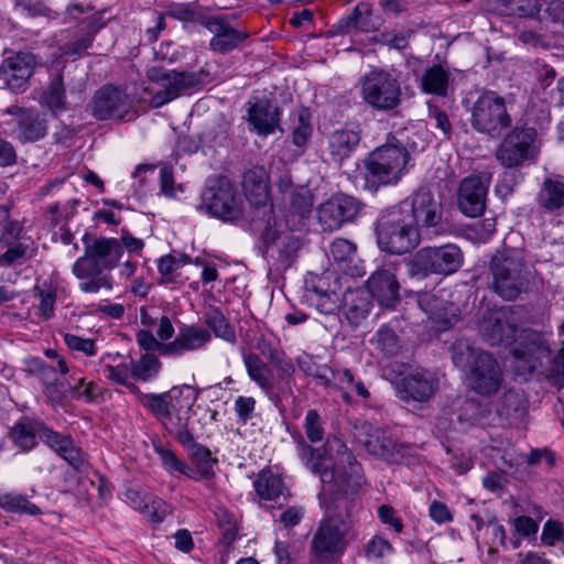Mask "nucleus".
<instances>
[{
  "instance_id": "1",
  "label": "nucleus",
  "mask_w": 564,
  "mask_h": 564,
  "mask_svg": "<svg viewBox=\"0 0 564 564\" xmlns=\"http://www.w3.org/2000/svg\"><path fill=\"white\" fill-rule=\"evenodd\" d=\"M301 458L318 474L329 494L325 517L319 521L311 541V552L318 562L330 563L346 552L356 538L354 517L362 484L361 466L346 444L328 437L322 448H313L303 438L299 442Z\"/></svg>"
},
{
  "instance_id": "2",
  "label": "nucleus",
  "mask_w": 564,
  "mask_h": 564,
  "mask_svg": "<svg viewBox=\"0 0 564 564\" xmlns=\"http://www.w3.org/2000/svg\"><path fill=\"white\" fill-rule=\"evenodd\" d=\"M85 252L73 264L74 275L80 280L79 290L85 293H98L101 289L110 291L113 286L109 272L116 268L123 254V247L116 238L90 239L84 237Z\"/></svg>"
},
{
  "instance_id": "3",
  "label": "nucleus",
  "mask_w": 564,
  "mask_h": 564,
  "mask_svg": "<svg viewBox=\"0 0 564 564\" xmlns=\"http://www.w3.org/2000/svg\"><path fill=\"white\" fill-rule=\"evenodd\" d=\"M411 156L402 142L394 137L377 147L365 160L366 188L377 192L380 186L394 185L406 173Z\"/></svg>"
},
{
  "instance_id": "4",
  "label": "nucleus",
  "mask_w": 564,
  "mask_h": 564,
  "mask_svg": "<svg viewBox=\"0 0 564 564\" xmlns=\"http://www.w3.org/2000/svg\"><path fill=\"white\" fill-rule=\"evenodd\" d=\"M490 289L501 299L513 301L529 284V270L523 251L517 248L497 250L489 261Z\"/></svg>"
},
{
  "instance_id": "5",
  "label": "nucleus",
  "mask_w": 564,
  "mask_h": 564,
  "mask_svg": "<svg viewBox=\"0 0 564 564\" xmlns=\"http://www.w3.org/2000/svg\"><path fill=\"white\" fill-rule=\"evenodd\" d=\"M512 99L497 91H482L470 108V124L474 130L491 139H500L513 124Z\"/></svg>"
},
{
  "instance_id": "6",
  "label": "nucleus",
  "mask_w": 564,
  "mask_h": 564,
  "mask_svg": "<svg viewBox=\"0 0 564 564\" xmlns=\"http://www.w3.org/2000/svg\"><path fill=\"white\" fill-rule=\"evenodd\" d=\"M376 236L379 248L391 254H404L420 243L417 226L398 205L386 209L377 219Z\"/></svg>"
},
{
  "instance_id": "7",
  "label": "nucleus",
  "mask_w": 564,
  "mask_h": 564,
  "mask_svg": "<svg viewBox=\"0 0 564 564\" xmlns=\"http://www.w3.org/2000/svg\"><path fill=\"white\" fill-rule=\"evenodd\" d=\"M364 101L377 111L398 113L402 102L401 84L397 76L373 67L360 79Z\"/></svg>"
},
{
  "instance_id": "8",
  "label": "nucleus",
  "mask_w": 564,
  "mask_h": 564,
  "mask_svg": "<svg viewBox=\"0 0 564 564\" xmlns=\"http://www.w3.org/2000/svg\"><path fill=\"white\" fill-rule=\"evenodd\" d=\"M496 149V160L507 169L534 163L540 153L536 129L527 124L516 126L503 133Z\"/></svg>"
},
{
  "instance_id": "9",
  "label": "nucleus",
  "mask_w": 564,
  "mask_h": 564,
  "mask_svg": "<svg viewBox=\"0 0 564 564\" xmlns=\"http://www.w3.org/2000/svg\"><path fill=\"white\" fill-rule=\"evenodd\" d=\"M200 208L224 221H235L242 215V197L227 177H213L202 193Z\"/></svg>"
},
{
  "instance_id": "10",
  "label": "nucleus",
  "mask_w": 564,
  "mask_h": 564,
  "mask_svg": "<svg viewBox=\"0 0 564 564\" xmlns=\"http://www.w3.org/2000/svg\"><path fill=\"white\" fill-rule=\"evenodd\" d=\"M464 256L460 248L454 243L420 249L409 263L412 276L429 274L448 275L459 270Z\"/></svg>"
},
{
  "instance_id": "11",
  "label": "nucleus",
  "mask_w": 564,
  "mask_h": 564,
  "mask_svg": "<svg viewBox=\"0 0 564 564\" xmlns=\"http://www.w3.org/2000/svg\"><path fill=\"white\" fill-rule=\"evenodd\" d=\"M398 206L402 207L404 214L410 215L411 223L419 230L421 228L437 235L443 228L442 200L426 187H420Z\"/></svg>"
},
{
  "instance_id": "12",
  "label": "nucleus",
  "mask_w": 564,
  "mask_h": 564,
  "mask_svg": "<svg viewBox=\"0 0 564 564\" xmlns=\"http://www.w3.org/2000/svg\"><path fill=\"white\" fill-rule=\"evenodd\" d=\"M514 369L518 375L527 376L549 365L552 360L551 349L543 335L527 332L513 348Z\"/></svg>"
},
{
  "instance_id": "13",
  "label": "nucleus",
  "mask_w": 564,
  "mask_h": 564,
  "mask_svg": "<svg viewBox=\"0 0 564 564\" xmlns=\"http://www.w3.org/2000/svg\"><path fill=\"white\" fill-rule=\"evenodd\" d=\"M503 381V371L498 360L487 351L478 352L467 373L468 387L481 397L496 394Z\"/></svg>"
},
{
  "instance_id": "14",
  "label": "nucleus",
  "mask_w": 564,
  "mask_h": 564,
  "mask_svg": "<svg viewBox=\"0 0 564 564\" xmlns=\"http://www.w3.org/2000/svg\"><path fill=\"white\" fill-rule=\"evenodd\" d=\"M89 108L91 115L98 120L130 121L134 117L132 102L128 95L120 88L110 85L96 91Z\"/></svg>"
},
{
  "instance_id": "15",
  "label": "nucleus",
  "mask_w": 564,
  "mask_h": 564,
  "mask_svg": "<svg viewBox=\"0 0 564 564\" xmlns=\"http://www.w3.org/2000/svg\"><path fill=\"white\" fill-rule=\"evenodd\" d=\"M150 78L160 83L162 87L152 97V104L155 107L170 102L182 93L202 83L200 73L165 70L155 67L150 70Z\"/></svg>"
},
{
  "instance_id": "16",
  "label": "nucleus",
  "mask_w": 564,
  "mask_h": 564,
  "mask_svg": "<svg viewBox=\"0 0 564 564\" xmlns=\"http://www.w3.org/2000/svg\"><path fill=\"white\" fill-rule=\"evenodd\" d=\"M490 175L471 174L464 177L457 191V208L467 217L475 218L484 214L487 204Z\"/></svg>"
},
{
  "instance_id": "17",
  "label": "nucleus",
  "mask_w": 564,
  "mask_h": 564,
  "mask_svg": "<svg viewBox=\"0 0 564 564\" xmlns=\"http://www.w3.org/2000/svg\"><path fill=\"white\" fill-rule=\"evenodd\" d=\"M262 240L263 257L279 271L289 269L295 262L302 247L297 237L270 228L263 232Z\"/></svg>"
},
{
  "instance_id": "18",
  "label": "nucleus",
  "mask_w": 564,
  "mask_h": 564,
  "mask_svg": "<svg viewBox=\"0 0 564 564\" xmlns=\"http://www.w3.org/2000/svg\"><path fill=\"white\" fill-rule=\"evenodd\" d=\"M358 199L346 194L330 197L317 207V219L323 231H335L344 224L352 221L360 212Z\"/></svg>"
},
{
  "instance_id": "19",
  "label": "nucleus",
  "mask_w": 564,
  "mask_h": 564,
  "mask_svg": "<svg viewBox=\"0 0 564 564\" xmlns=\"http://www.w3.org/2000/svg\"><path fill=\"white\" fill-rule=\"evenodd\" d=\"M37 66L36 56L31 52H17L6 57L0 65V83L19 94L30 86V78Z\"/></svg>"
},
{
  "instance_id": "20",
  "label": "nucleus",
  "mask_w": 564,
  "mask_h": 564,
  "mask_svg": "<svg viewBox=\"0 0 564 564\" xmlns=\"http://www.w3.org/2000/svg\"><path fill=\"white\" fill-rule=\"evenodd\" d=\"M13 118L11 135L21 143L36 142L47 133V121L43 113L33 108L11 106L6 110Z\"/></svg>"
},
{
  "instance_id": "21",
  "label": "nucleus",
  "mask_w": 564,
  "mask_h": 564,
  "mask_svg": "<svg viewBox=\"0 0 564 564\" xmlns=\"http://www.w3.org/2000/svg\"><path fill=\"white\" fill-rule=\"evenodd\" d=\"M361 433L364 438L360 434L359 442L369 454L389 463H399L404 457L405 446L397 443L384 431L365 423L361 426Z\"/></svg>"
},
{
  "instance_id": "22",
  "label": "nucleus",
  "mask_w": 564,
  "mask_h": 564,
  "mask_svg": "<svg viewBox=\"0 0 564 564\" xmlns=\"http://www.w3.org/2000/svg\"><path fill=\"white\" fill-rule=\"evenodd\" d=\"M480 336L489 345H510L516 340L517 327L503 311L487 312L478 324Z\"/></svg>"
},
{
  "instance_id": "23",
  "label": "nucleus",
  "mask_w": 564,
  "mask_h": 564,
  "mask_svg": "<svg viewBox=\"0 0 564 564\" xmlns=\"http://www.w3.org/2000/svg\"><path fill=\"white\" fill-rule=\"evenodd\" d=\"M202 23L214 34L209 48L219 54L231 52L249 37L246 31L232 28L223 17H209Z\"/></svg>"
},
{
  "instance_id": "24",
  "label": "nucleus",
  "mask_w": 564,
  "mask_h": 564,
  "mask_svg": "<svg viewBox=\"0 0 564 564\" xmlns=\"http://www.w3.org/2000/svg\"><path fill=\"white\" fill-rule=\"evenodd\" d=\"M368 294L382 307L392 308L400 301V284L390 269H378L367 280Z\"/></svg>"
},
{
  "instance_id": "25",
  "label": "nucleus",
  "mask_w": 564,
  "mask_h": 564,
  "mask_svg": "<svg viewBox=\"0 0 564 564\" xmlns=\"http://www.w3.org/2000/svg\"><path fill=\"white\" fill-rule=\"evenodd\" d=\"M437 379L427 370H415L402 378L399 393L403 400L429 401L436 392Z\"/></svg>"
},
{
  "instance_id": "26",
  "label": "nucleus",
  "mask_w": 564,
  "mask_h": 564,
  "mask_svg": "<svg viewBox=\"0 0 564 564\" xmlns=\"http://www.w3.org/2000/svg\"><path fill=\"white\" fill-rule=\"evenodd\" d=\"M248 122L260 137H267L280 129V108L268 99L248 104Z\"/></svg>"
},
{
  "instance_id": "27",
  "label": "nucleus",
  "mask_w": 564,
  "mask_h": 564,
  "mask_svg": "<svg viewBox=\"0 0 564 564\" xmlns=\"http://www.w3.org/2000/svg\"><path fill=\"white\" fill-rule=\"evenodd\" d=\"M361 129L359 126L345 127L332 132L327 140V151L334 163L341 164L350 158L359 145Z\"/></svg>"
},
{
  "instance_id": "28",
  "label": "nucleus",
  "mask_w": 564,
  "mask_h": 564,
  "mask_svg": "<svg viewBox=\"0 0 564 564\" xmlns=\"http://www.w3.org/2000/svg\"><path fill=\"white\" fill-rule=\"evenodd\" d=\"M210 340V333L207 329L196 326H184L178 330L177 336L163 347L170 356H182L186 351L202 348Z\"/></svg>"
},
{
  "instance_id": "29",
  "label": "nucleus",
  "mask_w": 564,
  "mask_h": 564,
  "mask_svg": "<svg viewBox=\"0 0 564 564\" xmlns=\"http://www.w3.org/2000/svg\"><path fill=\"white\" fill-rule=\"evenodd\" d=\"M372 302L366 290H349L343 297V314L351 326H358L370 313Z\"/></svg>"
},
{
  "instance_id": "30",
  "label": "nucleus",
  "mask_w": 564,
  "mask_h": 564,
  "mask_svg": "<svg viewBox=\"0 0 564 564\" xmlns=\"http://www.w3.org/2000/svg\"><path fill=\"white\" fill-rule=\"evenodd\" d=\"M242 187L249 200L257 206L268 199V173L262 166H252L243 174Z\"/></svg>"
},
{
  "instance_id": "31",
  "label": "nucleus",
  "mask_w": 564,
  "mask_h": 564,
  "mask_svg": "<svg viewBox=\"0 0 564 564\" xmlns=\"http://www.w3.org/2000/svg\"><path fill=\"white\" fill-rule=\"evenodd\" d=\"M525 410V399L521 392L516 390L505 392L496 408L498 416L509 424L520 421Z\"/></svg>"
},
{
  "instance_id": "32",
  "label": "nucleus",
  "mask_w": 564,
  "mask_h": 564,
  "mask_svg": "<svg viewBox=\"0 0 564 564\" xmlns=\"http://www.w3.org/2000/svg\"><path fill=\"white\" fill-rule=\"evenodd\" d=\"M536 200L539 206L547 212L564 207V183L557 178H545Z\"/></svg>"
},
{
  "instance_id": "33",
  "label": "nucleus",
  "mask_w": 564,
  "mask_h": 564,
  "mask_svg": "<svg viewBox=\"0 0 564 564\" xmlns=\"http://www.w3.org/2000/svg\"><path fill=\"white\" fill-rule=\"evenodd\" d=\"M42 422L36 420L23 419L14 424L11 430V437L15 445L23 451H30L36 445V438H40Z\"/></svg>"
},
{
  "instance_id": "34",
  "label": "nucleus",
  "mask_w": 564,
  "mask_h": 564,
  "mask_svg": "<svg viewBox=\"0 0 564 564\" xmlns=\"http://www.w3.org/2000/svg\"><path fill=\"white\" fill-rule=\"evenodd\" d=\"M243 362L247 372L252 381H254L267 394L273 390L272 370L257 355L248 354L243 356Z\"/></svg>"
},
{
  "instance_id": "35",
  "label": "nucleus",
  "mask_w": 564,
  "mask_h": 564,
  "mask_svg": "<svg viewBox=\"0 0 564 564\" xmlns=\"http://www.w3.org/2000/svg\"><path fill=\"white\" fill-rule=\"evenodd\" d=\"M449 73L442 65H433L424 72L421 88L426 94L445 97L448 91Z\"/></svg>"
},
{
  "instance_id": "36",
  "label": "nucleus",
  "mask_w": 564,
  "mask_h": 564,
  "mask_svg": "<svg viewBox=\"0 0 564 564\" xmlns=\"http://www.w3.org/2000/svg\"><path fill=\"white\" fill-rule=\"evenodd\" d=\"M326 279L327 278L325 276L316 279V283H314L311 289V292L313 293L311 301L321 313L334 314L340 307V300L335 291H328L325 288Z\"/></svg>"
},
{
  "instance_id": "37",
  "label": "nucleus",
  "mask_w": 564,
  "mask_h": 564,
  "mask_svg": "<svg viewBox=\"0 0 564 564\" xmlns=\"http://www.w3.org/2000/svg\"><path fill=\"white\" fill-rule=\"evenodd\" d=\"M257 495L264 500H274L284 494L285 487L280 476L271 470H262L253 482Z\"/></svg>"
},
{
  "instance_id": "38",
  "label": "nucleus",
  "mask_w": 564,
  "mask_h": 564,
  "mask_svg": "<svg viewBox=\"0 0 564 564\" xmlns=\"http://www.w3.org/2000/svg\"><path fill=\"white\" fill-rule=\"evenodd\" d=\"M66 102L65 88L63 77L57 74L40 95V104L48 108L52 112L64 110Z\"/></svg>"
},
{
  "instance_id": "39",
  "label": "nucleus",
  "mask_w": 564,
  "mask_h": 564,
  "mask_svg": "<svg viewBox=\"0 0 564 564\" xmlns=\"http://www.w3.org/2000/svg\"><path fill=\"white\" fill-rule=\"evenodd\" d=\"M0 508L13 513H25L39 516L41 509L30 501L29 497L18 492H6L0 495Z\"/></svg>"
},
{
  "instance_id": "40",
  "label": "nucleus",
  "mask_w": 564,
  "mask_h": 564,
  "mask_svg": "<svg viewBox=\"0 0 564 564\" xmlns=\"http://www.w3.org/2000/svg\"><path fill=\"white\" fill-rule=\"evenodd\" d=\"M204 322L213 330L216 337L231 344L236 341L234 327L218 308L210 307L204 315Z\"/></svg>"
},
{
  "instance_id": "41",
  "label": "nucleus",
  "mask_w": 564,
  "mask_h": 564,
  "mask_svg": "<svg viewBox=\"0 0 564 564\" xmlns=\"http://www.w3.org/2000/svg\"><path fill=\"white\" fill-rule=\"evenodd\" d=\"M480 351L467 339H458L451 346L453 364L460 369L469 370Z\"/></svg>"
},
{
  "instance_id": "42",
  "label": "nucleus",
  "mask_w": 564,
  "mask_h": 564,
  "mask_svg": "<svg viewBox=\"0 0 564 564\" xmlns=\"http://www.w3.org/2000/svg\"><path fill=\"white\" fill-rule=\"evenodd\" d=\"M140 403L149 409V411L158 417H169L171 414V395L170 393H134Z\"/></svg>"
},
{
  "instance_id": "43",
  "label": "nucleus",
  "mask_w": 564,
  "mask_h": 564,
  "mask_svg": "<svg viewBox=\"0 0 564 564\" xmlns=\"http://www.w3.org/2000/svg\"><path fill=\"white\" fill-rule=\"evenodd\" d=\"M160 368L158 357L147 352L139 360L131 361V376L141 381H149L159 373Z\"/></svg>"
},
{
  "instance_id": "44",
  "label": "nucleus",
  "mask_w": 564,
  "mask_h": 564,
  "mask_svg": "<svg viewBox=\"0 0 564 564\" xmlns=\"http://www.w3.org/2000/svg\"><path fill=\"white\" fill-rule=\"evenodd\" d=\"M313 133V127L311 123V113L308 109L302 108L296 113L294 127L292 130V142L299 148H304Z\"/></svg>"
},
{
  "instance_id": "45",
  "label": "nucleus",
  "mask_w": 564,
  "mask_h": 564,
  "mask_svg": "<svg viewBox=\"0 0 564 564\" xmlns=\"http://www.w3.org/2000/svg\"><path fill=\"white\" fill-rule=\"evenodd\" d=\"M189 456L193 464L198 469L200 478L209 479L214 477V465L217 463V459L212 457V453L207 447L200 444L194 446V448L189 451Z\"/></svg>"
},
{
  "instance_id": "46",
  "label": "nucleus",
  "mask_w": 564,
  "mask_h": 564,
  "mask_svg": "<svg viewBox=\"0 0 564 564\" xmlns=\"http://www.w3.org/2000/svg\"><path fill=\"white\" fill-rule=\"evenodd\" d=\"M99 31V26L94 23L88 25L84 35L74 37L62 46V53L66 56L82 55L91 44L95 34Z\"/></svg>"
},
{
  "instance_id": "47",
  "label": "nucleus",
  "mask_w": 564,
  "mask_h": 564,
  "mask_svg": "<svg viewBox=\"0 0 564 564\" xmlns=\"http://www.w3.org/2000/svg\"><path fill=\"white\" fill-rule=\"evenodd\" d=\"M66 445L58 447V455L67 462L76 471L83 473L87 469L88 463L80 448L74 445L73 441H65Z\"/></svg>"
},
{
  "instance_id": "48",
  "label": "nucleus",
  "mask_w": 564,
  "mask_h": 564,
  "mask_svg": "<svg viewBox=\"0 0 564 564\" xmlns=\"http://www.w3.org/2000/svg\"><path fill=\"white\" fill-rule=\"evenodd\" d=\"M367 11L368 3L361 2L357 4L350 14L341 18L332 26L333 32L336 34H348L351 31H357L358 19Z\"/></svg>"
},
{
  "instance_id": "49",
  "label": "nucleus",
  "mask_w": 564,
  "mask_h": 564,
  "mask_svg": "<svg viewBox=\"0 0 564 564\" xmlns=\"http://www.w3.org/2000/svg\"><path fill=\"white\" fill-rule=\"evenodd\" d=\"M104 372L109 380L127 387L133 393H139V388L130 381L131 367H129L127 364H121L118 366L108 365L105 367Z\"/></svg>"
},
{
  "instance_id": "50",
  "label": "nucleus",
  "mask_w": 564,
  "mask_h": 564,
  "mask_svg": "<svg viewBox=\"0 0 564 564\" xmlns=\"http://www.w3.org/2000/svg\"><path fill=\"white\" fill-rule=\"evenodd\" d=\"M430 319L437 325L438 330H445L458 322V308L453 303L445 301L441 310L432 315Z\"/></svg>"
},
{
  "instance_id": "51",
  "label": "nucleus",
  "mask_w": 564,
  "mask_h": 564,
  "mask_svg": "<svg viewBox=\"0 0 564 564\" xmlns=\"http://www.w3.org/2000/svg\"><path fill=\"white\" fill-rule=\"evenodd\" d=\"M291 210L300 217H306L313 207V196L306 188H300L291 195Z\"/></svg>"
},
{
  "instance_id": "52",
  "label": "nucleus",
  "mask_w": 564,
  "mask_h": 564,
  "mask_svg": "<svg viewBox=\"0 0 564 564\" xmlns=\"http://www.w3.org/2000/svg\"><path fill=\"white\" fill-rule=\"evenodd\" d=\"M299 367L307 375L321 381L323 386H329L335 379V372L327 365H317L311 360L299 361Z\"/></svg>"
},
{
  "instance_id": "53",
  "label": "nucleus",
  "mask_w": 564,
  "mask_h": 564,
  "mask_svg": "<svg viewBox=\"0 0 564 564\" xmlns=\"http://www.w3.org/2000/svg\"><path fill=\"white\" fill-rule=\"evenodd\" d=\"M217 523L223 531L221 541L226 545H230L237 536V524L235 518L226 510H218L216 512Z\"/></svg>"
},
{
  "instance_id": "54",
  "label": "nucleus",
  "mask_w": 564,
  "mask_h": 564,
  "mask_svg": "<svg viewBox=\"0 0 564 564\" xmlns=\"http://www.w3.org/2000/svg\"><path fill=\"white\" fill-rule=\"evenodd\" d=\"M376 345L384 354H394L398 350V336L395 332L390 326H381L376 334Z\"/></svg>"
},
{
  "instance_id": "55",
  "label": "nucleus",
  "mask_w": 564,
  "mask_h": 564,
  "mask_svg": "<svg viewBox=\"0 0 564 564\" xmlns=\"http://www.w3.org/2000/svg\"><path fill=\"white\" fill-rule=\"evenodd\" d=\"M390 542L380 535H375L365 546V555L369 561L382 558L386 554L392 553Z\"/></svg>"
},
{
  "instance_id": "56",
  "label": "nucleus",
  "mask_w": 564,
  "mask_h": 564,
  "mask_svg": "<svg viewBox=\"0 0 564 564\" xmlns=\"http://www.w3.org/2000/svg\"><path fill=\"white\" fill-rule=\"evenodd\" d=\"M305 434L313 442H319L324 437V429L319 413L316 410H308L304 422Z\"/></svg>"
},
{
  "instance_id": "57",
  "label": "nucleus",
  "mask_w": 564,
  "mask_h": 564,
  "mask_svg": "<svg viewBox=\"0 0 564 564\" xmlns=\"http://www.w3.org/2000/svg\"><path fill=\"white\" fill-rule=\"evenodd\" d=\"M356 251V246L347 239H335L328 251V257L336 262L347 261Z\"/></svg>"
},
{
  "instance_id": "58",
  "label": "nucleus",
  "mask_w": 564,
  "mask_h": 564,
  "mask_svg": "<svg viewBox=\"0 0 564 564\" xmlns=\"http://www.w3.org/2000/svg\"><path fill=\"white\" fill-rule=\"evenodd\" d=\"M26 371L31 375L37 376L40 380L43 382L51 381V378L56 376V370L46 365L39 357H31L25 360Z\"/></svg>"
},
{
  "instance_id": "59",
  "label": "nucleus",
  "mask_w": 564,
  "mask_h": 564,
  "mask_svg": "<svg viewBox=\"0 0 564 564\" xmlns=\"http://www.w3.org/2000/svg\"><path fill=\"white\" fill-rule=\"evenodd\" d=\"M155 452L160 455L162 465L169 473H186V463L178 459L173 451L155 446Z\"/></svg>"
},
{
  "instance_id": "60",
  "label": "nucleus",
  "mask_w": 564,
  "mask_h": 564,
  "mask_svg": "<svg viewBox=\"0 0 564 564\" xmlns=\"http://www.w3.org/2000/svg\"><path fill=\"white\" fill-rule=\"evenodd\" d=\"M64 341L66 346L75 351H80L86 356H94L96 354L95 340L90 338H82L73 334H65Z\"/></svg>"
},
{
  "instance_id": "61",
  "label": "nucleus",
  "mask_w": 564,
  "mask_h": 564,
  "mask_svg": "<svg viewBox=\"0 0 564 564\" xmlns=\"http://www.w3.org/2000/svg\"><path fill=\"white\" fill-rule=\"evenodd\" d=\"M7 248L6 252L0 254V265L1 267H10L15 263L18 260L25 256L28 247L22 242H13V243H1Z\"/></svg>"
},
{
  "instance_id": "62",
  "label": "nucleus",
  "mask_w": 564,
  "mask_h": 564,
  "mask_svg": "<svg viewBox=\"0 0 564 564\" xmlns=\"http://www.w3.org/2000/svg\"><path fill=\"white\" fill-rule=\"evenodd\" d=\"M516 534L522 538L535 536L539 531V523L528 516H519L512 520Z\"/></svg>"
},
{
  "instance_id": "63",
  "label": "nucleus",
  "mask_w": 564,
  "mask_h": 564,
  "mask_svg": "<svg viewBox=\"0 0 564 564\" xmlns=\"http://www.w3.org/2000/svg\"><path fill=\"white\" fill-rule=\"evenodd\" d=\"M444 303L445 300L436 293L423 292L419 294L417 304L427 314L429 318L437 313Z\"/></svg>"
},
{
  "instance_id": "64",
  "label": "nucleus",
  "mask_w": 564,
  "mask_h": 564,
  "mask_svg": "<svg viewBox=\"0 0 564 564\" xmlns=\"http://www.w3.org/2000/svg\"><path fill=\"white\" fill-rule=\"evenodd\" d=\"M564 525L562 522L547 520L543 525L541 540L547 545H553L555 541L563 540Z\"/></svg>"
}]
</instances>
